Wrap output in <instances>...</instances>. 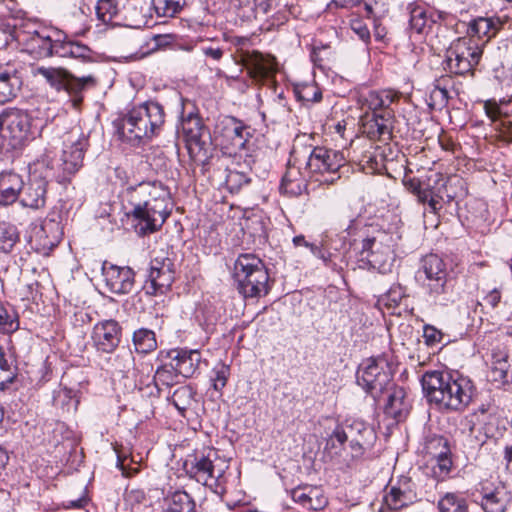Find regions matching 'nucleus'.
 Listing matches in <instances>:
<instances>
[{
	"label": "nucleus",
	"mask_w": 512,
	"mask_h": 512,
	"mask_svg": "<svg viewBox=\"0 0 512 512\" xmlns=\"http://www.w3.org/2000/svg\"><path fill=\"white\" fill-rule=\"evenodd\" d=\"M56 50V56L80 59L82 61L92 60V50L85 44L74 41L62 32V37Z\"/></svg>",
	"instance_id": "nucleus-31"
},
{
	"label": "nucleus",
	"mask_w": 512,
	"mask_h": 512,
	"mask_svg": "<svg viewBox=\"0 0 512 512\" xmlns=\"http://www.w3.org/2000/svg\"><path fill=\"white\" fill-rule=\"evenodd\" d=\"M181 127L189 152L191 154L203 152L205 156L211 144V135L201 117L191 112L183 117Z\"/></svg>",
	"instance_id": "nucleus-17"
},
{
	"label": "nucleus",
	"mask_w": 512,
	"mask_h": 512,
	"mask_svg": "<svg viewBox=\"0 0 512 512\" xmlns=\"http://www.w3.org/2000/svg\"><path fill=\"white\" fill-rule=\"evenodd\" d=\"M389 238L386 234H380L379 237L366 238L361 243V261H365L371 268L380 273L390 271L394 261V251L392 245L384 243V239Z\"/></svg>",
	"instance_id": "nucleus-13"
},
{
	"label": "nucleus",
	"mask_w": 512,
	"mask_h": 512,
	"mask_svg": "<svg viewBox=\"0 0 512 512\" xmlns=\"http://www.w3.org/2000/svg\"><path fill=\"white\" fill-rule=\"evenodd\" d=\"M352 449L356 451V454H361L365 446H369L375 439V433L366 422L358 419H354L350 424L347 425L345 430Z\"/></svg>",
	"instance_id": "nucleus-27"
},
{
	"label": "nucleus",
	"mask_w": 512,
	"mask_h": 512,
	"mask_svg": "<svg viewBox=\"0 0 512 512\" xmlns=\"http://www.w3.org/2000/svg\"><path fill=\"white\" fill-rule=\"evenodd\" d=\"M103 280L110 292L128 294L134 288L135 273L130 267H120L104 261L101 265Z\"/></svg>",
	"instance_id": "nucleus-19"
},
{
	"label": "nucleus",
	"mask_w": 512,
	"mask_h": 512,
	"mask_svg": "<svg viewBox=\"0 0 512 512\" xmlns=\"http://www.w3.org/2000/svg\"><path fill=\"white\" fill-rule=\"evenodd\" d=\"M215 141L224 153L236 155L246 149L252 137L249 126L233 116H223L217 120L214 129Z\"/></svg>",
	"instance_id": "nucleus-6"
},
{
	"label": "nucleus",
	"mask_w": 512,
	"mask_h": 512,
	"mask_svg": "<svg viewBox=\"0 0 512 512\" xmlns=\"http://www.w3.org/2000/svg\"><path fill=\"white\" fill-rule=\"evenodd\" d=\"M249 181V177L244 172L237 170H228L225 178L226 186L231 192H238Z\"/></svg>",
	"instance_id": "nucleus-52"
},
{
	"label": "nucleus",
	"mask_w": 512,
	"mask_h": 512,
	"mask_svg": "<svg viewBox=\"0 0 512 512\" xmlns=\"http://www.w3.org/2000/svg\"><path fill=\"white\" fill-rule=\"evenodd\" d=\"M410 28L418 34L425 33L434 23L423 7L415 6L410 10Z\"/></svg>",
	"instance_id": "nucleus-41"
},
{
	"label": "nucleus",
	"mask_w": 512,
	"mask_h": 512,
	"mask_svg": "<svg viewBox=\"0 0 512 512\" xmlns=\"http://www.w3.org/2000/svg\"><path fill=\"white\" fill-rule=\"evenodd\" d=\"M274 117L275 120L279 119L288 114L289 108L287 107V102L283 97L282 93H280L274 100L270 107L269 111Z\"/></svg>",
	"instance_id": "nucleus-59"
},
{
	"label": "nucleus",
	"mask_w": 512,
	"mask_h": 512,
	"mask_svg": "<svg viewBox=\"0 0 512 512\" xmlns=\"http://www.w3.org/2000/svg\"><path fill=\"white\" fill-rule=\"evenodd\" d=\"M164 512H195V502L185 491H175L166 499Z\"/></svg>",
	"instance_id": "nucleus-37"
},
{
	"label": "nucleus",
	"mask_w": 512,
	"mask_h": 512,
	"mask_svg": "<svg viewBox=\"0 0 512 512\" xmlns=\"http://www.w3.org/2000/svg\"><path fill=\"white\" fill-rule=\"evenodd\" d=\"M431 106L439 109L445 107L448 103L449 95L446 88L435 86L430 93Z\"/></svg>",
	"instance_id": "nucleus-55"
},
{
	"label": "nucleus",
	"mask_w": 512,
	"mask_h": 512,
	"mask_svg": "<svg viewBox=\"0 0 512 512\" xmlns=\"http://www.w3.org/2000/svg\"><path fill=\"white\" fill-rule=\"evenodd\" d=\"M485 306L496 308L501 301V292L498 289L491 290L483 299Z\"/></svg>",
	"instance_id": "nucleus-63"
},
{
	"label": "nucleus",
	"mask_w": 512,
	"mask_h": 512,
	"mask_svg": "<svg viewBox=\"0 0 512 512\" xmlns=\"http://www.w3.org/2000/svg\"><path fill=\"white\" fill-rule=\"evenodd\" d=\"M133 342L139 353H149L156 349L157 341L152 330L141 328L134 332Z\"/></svg>",
	"instance_id": "nucleus-40"
},
{
	"label": "nucleus",
	"mask_w": 512,
	"mask_h": 512,
	"mask_svg": "<svg viewBox=\"0 0 512 512\" xmlns=\"http://www.w3.org/2000/svg\"><path fill=\"white\" fill-rule=\"evenodd\" d=\"M126 215L135 232L145 236L158 231L171 214L169 190L160 182H141L123 192Z\"/></svg>",
	"instance_id": "nucleus-1"
},
{
	"label": "nucleus",
	"mask_w": 512,
	"mask_h": 512,
	"mask_svg": "<svg viewBox=\"0 0 512 512\" xmlns=\"http://www.w3.org/2000/svg\"><path fill=\"white\" fill-rule=\"evenodd\" d=\"M230 376V366L222 362L217 363L212 369L211 381L214 390L220 392L227 384Z\"/></svg>",
	"instance_id": "nucleus-49"
},
{
	"label": "nucleus",
	"mask_w": 512,
	"mask_h": 512,
	"mask_svg": "<svg viewBox=\"0 0 512 512\" xmlns=\"http://www.w3.org/2000/svg\"><path fill=\"white\" fill-rule=\"evenodd\" d=\"M50 164L51 162L48 159V156H44L42 159L37 161L36 165L39 167L45 166L46 170L44 175H38L36 171L31 174L29 182L22 189L20 199L22 206L34 210L41 209L45 206L48 184L47 178L53 176V167Z\"/></svg>",
	"instance_id": "nucleus-12"
},
{
	"label": "nucleus",
	"mask_w": 512,
	"mask_h": 512,
	"mask_svg": "<svg viewBox=\"0 0 512 512\" xmlns=\"http://www.w3.org/2000/svg\"><path fill=\"white\" fill-rule=\"evenodd\" d=\"M443 188H445V183L441 184L439 187H434L429 184L423 186L416 195L418 202L422 204L427 203L430 212L437 214L442 208L441 202L444 199L442 194Z\"/></svg>",
	"instance_id": "nucleus-35"
},
{
	"label": "nucleus",
	"mask_w": 512,
	"mask_h": 512,
	"mask_svg": "<svg viewBox=\"0 0 512 512\" xmlns=\"http://www.w3.org/2000/svg\"><path fill=\"white\" fill-rule=\"evenodd\" d=\"M18 240L17 228L9 223L0 222V252H10Z\"/></svg>",
	"instance_id": "nucleus-44"
},
{
	"label": "nucleus",
	"mask_w": 512,
	"mask_h": 512,
	"mask_svg": "<svg viewBox=\"0 0 512 512\" xmlns=\"http://www.w3.org/2000/svg\"><path fill=\"white\" fill-rule=\"evenodd\" d=\"M184 4L185 0H152L158 17H174L181 11Z\"/></svg>",
	"instance_id": "nucleus-46"
},
{
	"label": "nucleus",
	"mask_w": 512,
	"mask_h": 512,
	"mask_svg": "<svg viewBox=\"0 0 512 512\" xmlns=\"http://www.w3.org/2000/svg\"><path fill=\"white\" fill-rule=\"evenodd\" d=\"M510 365L505 357L496 359L491 367L490 376L492 381L498 384H508L512 382V376L509 373Z\"/></svg>",
	"instance_id": "nucleus-47"
},
{
	"label": "nucleus",
	"mask_w": 512,
	"mask_h": 512,
	"mask_svg": "<svg viewBox=\"0 0 512 512\" xmlns=\"http://www.w3.org/2000/svg\"><path fill=\"white\" fill-rule=\"evenodd\" d=\"M24 187L22 177L13 171L0 173V205L7 206L14 203Z\"/></svg>",
	"instance_id": "nucleus-29"
},
{
	"label": "nucleus",
	"mask_w": 512,
	"mask_h": 512,
	"mask_svg": "<svg viewBox=\"0 0 512 512\" xmlns=\"http://www.w3.org/2000/svg\"><path fill=\"white\" fill-rule=\"evenodd\" d=\"M175 279L174 263L164 252L155 255L151 262L145 285L149 295L164 294Z\"/></svg>",
	"instance_id": "nucleus-14"
},
{
	"label": "nucleus",
	"mask_w": 512,
	"mask_h": 512,
	"mask_svg": "<svg viewBox=\"0 0 512 512\" xmlns=\"http://www.w3.org/2000/svg\"><path fill=\"white\" fill-rule=\"evenodd\" d=\"M392 374L388 360L384 356L365 359L360 364L356 380L368 394L378 400L391 384Z\"/></svg>",
	"instance_id": "nucleus-5"
},
{
	"label": "nucleus",
	"mask_w": 512,
	"mask_h": 512,
	"mask_svg": "<svg viewBox=\"0 0 512 512\" xmlns=\"http://www.w3.org/2000/svg\"><path fill=\"white\" fill-rule=\"evenodd\" d=\"M39 234L40 238L45 237L43 247L52 248L60 242L62 231L59 223L53 220H47L42 224Z\"/></svg>",
	"instance_id": "nucleus-42"
},
{
	"label": "nucleus",
	"mask_w": 512,
	"mask_h": 512,
	"mask_svg": "<svg viewBox=\"0 0 512 512\" xmlns=\"http://www.w3.org/2000/svg\"><path fill=\"white\" fill-rule=\"evenodd\" d=\"M168 357L178 373L185 378L193 376L201 363V353L198 350H172Z\"/></svg>",
	"instance_id": "nucleus-26"
},
{
	"label": "nucleus",
	"mask_w": 512,
	"mask_h": 512,
	"mask_svg": "<svg viewBox=\"0 0 512 512\" xmlns=\"http://www.w3.org/2000/svg\"><path fill=\"white\" fill-rule=\"evenodd\" d=\"M498 138L506 144L512 143V122L509 119L502 118L496 123Z\"/></svg>",
	"instance_id": "nucleus-56"
},
{
	"label": "nucleus",
	"mask_w": 512,
	"mask_h": 512,
	"mask_svg": "<svg viewBox=\"0 0 512 512\" xmlns=\"http://www.w3.org/2000/svg\"><path fill=\"white\" fill-rule=\"evenodd\" d=\"M194 468L195 475L198 477L213 478L219 480L224 476L227 464L224 460L216 456V452L209 453L205 457L196 460Z\"/></svg>",
	"instance_id": "nucleus-30"
},
{
	"label": "nucleus",
	"mask_w": 512,
	"mask_h": 512,
	"mask_svg": "<svg viewBox=\"0 0 512 512\" xmlns=\"http://www.w3.org/2000/svg\"><path fill=\"white\" fill-rule=\"evenodd\" d=\"M440 512H468L466 500L454 493H447L438 502Z\"/></svg>",
	"instance_id": "nucleus-45"
},
{
	"label": "nucleus",
	"mask_w": 512,
	"mask_h": 512,
	"mask_svg": "<svg viewBox=\"0 0 512 512\" xmlns=\"http://www.w3.org/2000/svg\"><path fill=\"white\" fill-rule=\"evenodd\" d=\"M348 440V435L341 426H337L331 436L327 439L326 449L340 448ZM337 453V451H335Z\"/></svg>",
	"instance_id": "nucleus-54"
},
{
	"label": "nucleus",
	"mask_w": 512,
	"mask_h": 512,
	"mask_svg": "<svg viewBox=\"0 0 512 512\" xmlns=\"http://www.w3.org/2000/svg\"><path fill=\"white\" fill-rule=\"evenodd\" d=\"M482 53V46L476 39L459 38L447 50V68L456 75L471 72L479 63Z\"/></svg>",
	"instance_id": "nucleus-9"
},
{
	"label": "nucleus",
	"mask_w": 512,
	"mask_h": 512,
	"mask_svg": "<svg viewBox=\"0 0 512 512\" xmlns=\"http://www.w3.org/2000/svg\"><path fill=\"white\" fill-rule=\"evenodd\" d=\"M393 119V110L375 113L371 119L363 124L364 133L370 139L387 142L392 138Z\"/></svg>",
	"instance_id": "nucleus-24"
},
{
	"label": "nucleus",
	"mask_w": 512,
	"mask_h": 512,
	"mask_svg": "<svg viewBox=\"0 0 512 512\" xmlns=\"http://www.w3.org/2000/svg\"><path fill=\"white\" fill-rule=\"evenodd\" d=\"M62 31L58 29L36 30L30 34L27 40V49L39 58H47L56 55Z\"/></svg>",
	"instance_id": "nucleus-20"
},
{
	"label": "nucleus",
	"mask_w": 512,
	"mask_h": 512,
	"mask_svg": "<svg viewBox=\"0 0 512 512\" xmlns=\"http://www.w3.org/2000/svg\"><path fill=\"white\" fill-rule=\"evenodd\" d=\"M453 373L449 371H426L421 378L423 392L427 400L437 406L448 389Z\"/></svg>",
	"instance_id": "nucleus-22"
},
{
	"label": "nucleus",
	"mask_w": 512,
	"mask_h": 512,
	"mask_svg": "<svg viewBox=\"0 0 512 512\" xmlns=\"http://www.w3.org/2000/svg\"><path fill=\"white\" fill-rule=\"evenodd\" d=\"M17 374L18 367L15 361L0 348V391L8 389L16 380Z\"/></svg>",
	"instance_id": "nucleus-36"
},
{
	"label": "nucleus",
	"mask_w": 512,
	"mask_h": 512,
	"mask_svg": "<svg viewBox=\"0 0 512 512\" xmlns=\"http://www.w3.org/2000/svg\"><path fill=\"white\" fill-rule=\"evenodd\" d=\"M19 328L17 314L12 309H7L0 305V332L12 333Z\"/></svg>",
	"instance_id": "nucleus-48"
},
{
	"label": "nucleus",
	"mask_w": 512,
	"mask_h": 512,
	"mask_svg": "<svg viewBox=\"0 0 512 512\" xmlns=\"http://www.w3.org/2000/svg\"><path fill=\"white\" fill-rule=\"evenodd\" d=\"M52 402L62 414H70L77 410L79 399L75 390L61 384L53 391Z\"/></svg>",
	"instance_id": "nucleus-32"
},
{
	"label": "nucleus",
	"mask_w": 512,
	"mask_h": 512,
	"mask_svg": "<svg viewBox=\"0 0 512 512\" xmlns=\"http://www.w3.org/2000/svg\"><path fill=\"white\" fill-rule=\"evenodd\" d=\"M385 414L397 421H401L409 413L411 404L404 388L393 386L389 390Z\"/></svg>",
	"instance_id": "nucleus-28"
},
{
	"label": "nucleus",
	"mask_w": 512,
	"mask_h": 512,
	"mask_svg": "<svg viewBox=\"0 0 512 512\" xmlns=\"http://www.w3.org/2000/svg\"><path fill=\"white\" fill-rule=\"evenodd\" d=\"M121 327L115 320H104L95 324L91 339L94 347L104 353H112L120 343Z\"/></svg>",
	"instance_id": "nucleus-21"
},
{
	"label": "nucleus",
	"mask_w": 512,
	"mask_h": 512,
	"mask_svg": "<svg viewBox=\"0 0 512 512\" xmlns=\"http://www.w3.org/2000/svg\"><path fill=\"white\" fill-rule=\"evenodd\" d=\"M95 13L97 20L107 25L113 22L119 13V5L117 0H97L95 5Z\"/></svg>",
	"instance_id": "nucleus-39"
},
{
	"label": "nucleus",
	"mask_w": 512,
	"mask_h": 512,
	"mask_svg": "<svg viewBox=\"0 0 512 512\" xmlns=\"http://www.w3.org/2000/svg\"><path fill=\"white\" fill-rule=\"evenodd\" d=\"M310 488L309 484H301L295 488H292L289 493L294 502L301 505L303 508L307 509L308 502V489Z\"/></svg>",
	"instance_id": "nucleus-58"
},
{
	"label": "nucleus",
	"mask_w": 512,
	"mask_h": 512,
	"mask_svg": "<svg viewBox=\"0 0 512 512\" xmlns=\"http://www.w3.org/2000/svg\"><path fill=\"white\" fill-rule=\"evenodd\" d=\"M503 108L501 101L497 103L494 100H488L484 104L485 113L493 122H496L498 117L503 116Z\"/></svg>",
	"instance_id": "nucleus-61"
},
{
	"label": "nucleus",
	"mask_w": 512,
	"mask_h": 512,
	"mask_svg": "<svg viewBox=\"0 0 512 512\" xmlns=\"http://www.w3.org/2000/svg\"><path fill=\"white\" fill-rule=\"evenodd\" d=\"M399 98V95L391 90L370 91L364 97L367 107L375 113H384L385 110H392V103Z\"/></svg>",
	"instance_id": "nucleus-34"
},
{
	"label": "nucleus",
	"mask_w": 512,
	"mask_h": 512,
	"mask_svg": "<svg viewBox=\"0 0 512 512\" xmlns=\"http://www.w3.org/2000/svg\"><path fill=\"white\" fill-rule=\"evenodd\" d=\"M345 158L339 151L326 147H315L310 152L306 169L320 183L332 184L339 178V169L344 166Z\"/></svg>",
	"instance_id": "nucleus-8"
},
{
	"label": "nucleus",
	"mask_w": 512,
	"mask_h": 512,
	"mask_svg": "<svg viewBox=\"0 0 512 512\" xmlns=\"http://www.w3.org/2000/svg\"><path fill=\"white\" fill-rule=\"evenodd\" d=\"M424 453L431 461L432 477L443 480L452 468L451 451L446 438L439 435L427 436L424 442Z\"/></svg>",
	"instance_id": "nucleus-16"
},
{
	"label": "nucleus",
	"mask_w": 512,
	"mask_h": 512,
	"mask_svg": "<svg viewBox=\"0 0 512 512\" xmlns=\"http://www.w3.org/2000/svg\"><path fill=\"white\" fill-rule=\"evenodd\" d=\"M231 43L237 48L241 62L254 80L262 81L276 72V61L273 56L250 49L251 37L233 36Z\"/></svg>",
	"instance_id": "nucleus-7"
},
{
	"label": "nucleus",
	"mask_w": 512,
	"mask_h": 512,
	"mask_svg": "<svg viewBox=\"0 0 512 512\" xmlns=\"http://www.w3.org/2000/svg\"><path fill=\"white\" fill-rule=\"evenodd\" d=\"M44 125L24 110H5L0 115V152L21 149L41 135Z\"/></svg>",
	"instance_id": "nucleus-3"
},
{
	"label": "nucleus",
	"mask_w": 512,
	"mask_h": 512,
	"mask_svg": "<svg viewBox=\"0 0 512 512\" xmlns=\"http://www.w3.org/2000/svg\"><path fill=\"white\" fill-rule=\"evenodd\" d=\"M118 466L121 470V475L122 477L124 478H132V477H135L137 475V473H139V467L140 465L139 464H135V466L133 467H127V465L125 464V460H122V461H118Z\"/></svg>",
	"instance_id": "nucleus-64"
},
{
	"label": "nucleus",
	"mask_w": 512,
	"mask_h": 512,
	"mask_svg": "<svg viewBox=\"0 0 512 512\" xmlns=\"http://www.w3.org/2000/svg\"><path fill=\"white\" fill-rule=\"evenodd\" d=\"M181 376L173 362L170 360L169 363H164L157 368L154 375L155 386L160 389V386H172L178 382V377Z\"/></svg>",
	"instance_id": "nucleus-38"
},
{
	"label": "nucleus",
	"mask_w": 512,
	"mask_h": 512,
	"mask_svg": "<svg viewBox=\"0 0 512 512\" xmlns=\"http://www.w3.org/2000/svg\"><path fill=\"white\" fill-rule=\"evenodd\" d=\"M384 501L390 509L397 510L406 506L411 501V497L407 491L398 486H391L389 490L387 486Z\"/></svg>",
	"instance_id": "nucleus-43"
},
{
	"label": "nucleus",
	"mask_w": 512,
	"mask_h": 512,
	"mask_svg": "<svg viewBox=\"0 0 512 512\" xmlns=\"http://www.w3.org/2000/svg\"><path fill=\"white\" fill-rule=\"evenodd\" d=\"M163 107L148 101L131 108L126 114L114 121L117 134L122 141L138 145L152 139L164 124Z\"/></svg>",
	"instance_id": "nucleus-2"
},
{
	"label": "nucleus",
	"mask_w": 512,
	"mask_h": 512,
	"mask_svg": "<svg viewBox=\"0 0 512 512\" xmlns=\"http://www.w3.org/2000/svg\"><path fill=\"white\" fill-rule=\"evenodd\" d=\"M473 396L472 382L457 373H453L444 399L440 400L439 409L447 411H463Z\"/></svg>",
	"instance_id": "nucleus-18"
},
{
	"label": "nucleus",
	"mask_w": 512,
	"mask_h": 512,
	"mask_svg": "<svg viewBox=\"0 0 512 512\" xmlns=\"http://www.w3.org/2000/svg\"><path fill=\"white\" fill-rule=\"evenodd\" d=\"M308 502L307 509L313 511L322 510L328 503L327 498L323 494V491L316 486L310 485L308 489Z\"/></svg>",
	"instance_id": "nucleus-51"
},
{
	"label": "nucleus",
	"mask_w": 512,
	"mask_h": 512,
	"mask_svg": "<svg viewBox=\"0 0 512 512\" xmlns=\"http://www.w3.org/2000/svg\"><path fill=\"white\" fill-rule=\"evenodd\" d=\"M34 76H40L52 89L66 91L70 95H78L83 90L94 87L97 83L93 75L76 77L61 67H38Z\"/></svg>",
	"instance_id": "nucleus-11"
},
{
	"label": "nucleus",
	"mask_w": 512,
	"mask_h": 512,
	"mask_svg": "<svg viewBox=\"0 0 512 512\" xmlns=\"http://www.w3.org/2000/svg\"><path fill=\"white\" fill-rule=\"evenodd\" d=\"M443 333L434 326L425 325L423 328V338L428 346L438 344L443 339Z\"/></svg>",
	"instance_id": "nucleus-60"
},
{
	"label": "nucleus",
	"mask_w": 512,
	"mask_h": 512,
	"mask_svg": "<svg viewBox=\"0 0 512 512\" xmlns=\"http://www.w3.org/2000/svg\"><path fill=\"white\" fill-rule=\"evenodd\" d=\"M511 503L512 491L505 482H497L493 489L483 488L482 506L486 512H504Z\"/></svg>",
	"instance_id": "nucleus-25"
},
{
	"label": "nucleus",
	"mask_w": 512,
	"mask_h": 512,
	"mask_svg": "<svg viewBox=\"0 0 512 512\" xmlns=\"http://www.w3.org/2000/svg\"><path fill=\"white\" fill-rule=\"evenodd\" d=\"M447 276L446 264L436 254L426 255L416 273V279L435 301L448 292Z\"/></svg>",
	"instance_id": "nucleus-10"
},
{
	"label": "nucleus",
	"mask_w": 512,
	"mask_h": 512,
	"mask_svg": "<svg viewBox=\"0 0 512 512\" xmlns=\"http://www.w3.org/2000/svg\"><path fill=\"white\" fill-rule=\"evenodd\" d=\"M254 16H264L275 10L279 5V0H254Z\"/></svg>",
	"instance_id": "nucleus-57"
},
{
	"label": "nucleus",
	"mask_w": 512,
	"mask_h": 512,
	"mask_svg": "<svg viewBox=\"0 0 512 512\" xmlns=\"http://www.w3.org/2000/svg\"><path fill=\"white\" fill-rule=\"evenodd\" d=\"M22 87V77L15 64H0V104L13 100Z\"/></svg>",
	"instance_id": "nucleus-23"
},
{
	"label": "nucleus",
	"mask_w": 512,
	"mask_h": 512,
	"mask_svg": "<svg viewBox=\"0 0 512 512\" xmlns=\"http://www.w3.org/2000/svg\"><path fill=\"white\" fill-rule=\"evenodd\" d=\"M63 145L61 165L64 173L62 180H65L82 166L88 140L79 128H73L65 135Z\"/></svg>",
	"instance_id": "nucleus-15"
},
{
	"label": "nucleus",
	"mask_w": 512,
	"mask_h": 512,
	"mask_svg": "<svg viewBox=\"0 0 512 512\" xmlns=\"http://www.w3.org/2000/svg\"><path fill=\"white\" fill-rule=\"evenodd\" d=\"M406 296L405 288L400 284H394L387 291L382 301L388 307L398 306L402 299Z\"/></svg>",
	"instance_id": "nucleus-53"
},
{
	"label": "nucleus",
	"mask_w": 512,
	"mask_h": 512,
	"mask_svg": "<svg viewBox=\"0 0 512 512\" xmlns=\"http://www.w3.org/2000/svg\"><path fill=\"white\" fill-rule=\"evenodd\" d=\"M292 174H285L281 181V190L285 193L293 196H297L302 194L306 188V180L304 178H299L296 181H291Z\"/></svg>",
	"instance_id": "nucleus-50"
},
{
	"label": "nucleus",
	"mask_w": 512,
	"mask_h": 512,
	"mask_svg": "<svg viewBox=\"0 0 512 512\" xmlns=\"http://www.w3.org/2000/svg\"><path fill=\"white\" fill-rule=\"evenodd\" d=\"M502 24L503 23L499 18L479 17L473 20L469 25V38L475 39V37H477L478 39H480L482 37H487V40H489L490 38L494 37L497 34Z\"/></svg>",
	"instance_id": "nucleus-33"
},
{
	"label": "nucleus",
	"mask_w": 512,
	"mask_h": 512,
	"mask_svg": "<svg viewBox=\"0 0 512 512\" xmlns=\"http://www.w3.org/2000/svg\"><path fill=\"white\" fill-rule=\"evenodd\" d=\"M190 395V390L187 387H179L174 391L171 402L178 410L183 411L185 410V405L182 400L186 397L189 398Z\"/></svg>",
	"instance_id": "nucleus-62"
},
{
	"label": "nucleus",
	"mask_w": 512,
	"mask_h": 512,
	"mask_svg": "<svg viewBox=\"0 0 512 512\" xmlns=\"http://www.w3.org/2000/svg\"><path fill=\"white\" fill-rule=\"evenodd\" d=\"M233 277L245 298L261 297L269 292V274L263 261L254 254H241L234 263Z\"/></svg>",
	"instance_id": "nucleus-4"
}]
</instances>
